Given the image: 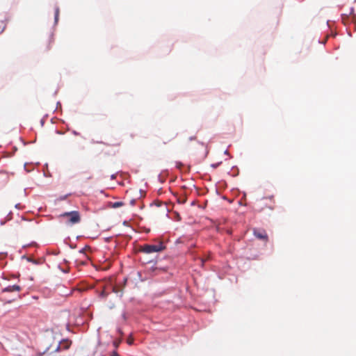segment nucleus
<instances>
[{
    "label": "nucleus",
    "mask_w": 356,
    "mask_h": 356,
    "mask_svg": "<svg viewBox=\"0 0 356 356\" xmlns=\"http://www.w3.org/2000/svg\"><path fill=\"white\" fill-rule=\"evenodd\" d=\"M21 291V287L19 285L8 286L3 289V292H13Z\"/></svg>",
    "instance_id": "20e7f679"
},
{
    "label": "nucleus",
    "mask_w": 356,
    "mask_h": 356,
    "mask_svg": "<svg viewBox=\"0 0 356 356\" xmlns=\"http://www.w3.org/2000/svg\"><path fill=\"white\" fill-rule=\"evenodd\" d=\"M111 356H120L116 352H113Z\"/></svg>",
    "instance_id": "2eb2a0df"
},
{
    "label": "nucleus",
    "mask_w": 356,
    "mask_h": 356,
    "mask_svg": "<svg viewBox=\"0 0 356 356\" xmlns=\"http://www.w3.org/2000/svg\"><path fill=\"white\" fill-rule=\"evenodd\" d=\"M108 293H109V291H107V289H106V288H104V289L102 290V293H101L100 296H101V297H102V298H106V297L108 295Z\"/></svg>",
    "instance_id": "0eeeda50"
},
{
    "label": "nucleus",
    "mask_w": 356,
    "mask_h": 356,
    "mask_svg": "<svg viewBox=\"0 0 356 356\" xmlns=\"http://www.w3.org/2000/svg\"><path fill=\"white\" fill-rule=\"evenodd\" d=\"M112 291L115 293H118L119 292H122L124 289V286H111Z\"/></svg>",
    "instance_id": "39448f33"
},
{
    "label": "nucleus",
    "mask_w": 356,
    "mask_h": 356,
    "mask_svg": "<svg viewBox=\"0 0 356 356\" xmlns=\"http://www.w3.org/2000/svg\"><path fill=\"white\" fill-rule=\"evenodd\" d=\"M206 259H200L201 264L203 266L204 263L205 262Z\"/></svg>",
    "instance_id": "4468645a"
},
{
    "label": "nucleus",
    "mask_w": 356,
    "mask_h": 356,
    "mask_svg": "<svg viewBox=\"0 0 356 356\" xmlns=\"http://www.w3.org/2000/svg\"><path fill=\"white\" fill-rule=\"evenodd\" d=\"M0 28L1 29V32L3 31L4 26H3V23L1 22H0Z\"/></svg>",
    "instance_id": "ddd939ff"
},
{
    "label": "nucleus",
    "mask_w": 356,
    "mask_h": 356,
    "mask_svg": "<svg viewBox=\"0 0 356 356\" xmlns=\"http://www.w3.org/2000/svg\"><path fill=\"white\" fill-rule=\"evenodd\" d=\"M127 342L129 344L131 345L134 343V339L132 338L131 334L129 336V337L127 339Z\"/></svg>",
    "instance_id": "9d476101"
},
{
    "label": "nucleus",
    "mask_w": 356,
    "mask_h": 356,
    "mask_svg": "<svg viewBox=\"0 0 356 356\" xmlns=\"http://www.w3.org/2000/svg\"><path fill=\"white\" fill-rule=\"evenodd\" d=\"M165 249V246L163 244L162 241H159V243L156 244H152V245H145L143 246L140 250L146 252V253H152V252H161Z\"/></svg>",
    "instance_id": "f03ea898"
},
{
    "label": "nucleus",
    "mask_w": 356,
    "mask_h": 356,
    "mask_svg": "<svg viewBox=\"0 0 356 356\" xmlns=\"http://www.w3.org/2000/svg\"><path fill=\"white\" fill-rule=\"evenodd\" d=\"M59 15V9L57 8L55 11V21L56 22L58 21Z\"/></svg>",
    "instance_id": "1a4fd4ad"
},
{
    "label": "nucleus",
    "mask_w": 356,
    "mask_h": 356,
    "mask_svg": "<svg viewBox=\"0 0 356 356\" xmlns=\"http://www.w3.org/2000/svg\"><path fill=\"white\" fill-rule=\"evenodd\" d=\"M130 202H131V204H133V203H134V200H131V201H130Z\"/></svg>",
    "instance_id": "a211bd4d"
},
{
    "label": "nucleus",
    "mask_w": 356,
    "mask_h": 356,
    "mask_svg": "<svg viewBox=\"0 0 356 356\" xmlns=\"http://www.w3.org/2000/svg\"><path fill=\"white\" fill-rule=\"evenodd\" d=\"M59 218H62L67 225H74L79 223L81 220L80 214L76 211L70 212H65L59 216Z\"/></svg>",
    "instance_id": "f257e3e1"
},
{
    "label": "nucleus",
    "mask_w": 356,
    "mask_h": 356,
    "mask_svg": "<svg viewBox=\"0 0 356 356\" xmlns=\"http://www.w3.org/2000/svg\"><path fill=\"white\" fill-rule=\"evenodd\" d=\"M140 197H143L145 194V191H143L142 190H140Z\"/></svg>",
    "instance_id": "f8f14e48"
},
{
    "label": "nucleus",
    "mask_w": 356,
    "mask_h": 356,
    "mask_svg": "<svg viewBox=\"0 0 356 356\" xmlns=\"http://www.w3.org/2000/svg\"><path fill=\"white\" fill-rule=\"evenodd\" d=\"M59 349H60V346H58V347L56 348V350L58 351Z\"/></svg>",
    "instance_id": "f3484780"
},
{
    "label": "nucleus",
    "mask_w": 356,
    "mask_h": 356,
    "mask_svg": "<svg viewBox=\"0 0 356 356\" xmlns=\"http://www.w3.org/2000/svg\"><path fill=\"white\" fill-rule=\"evenodd\" d=\"M64 343H65L64 346L65 349H68L72 343V342L68 340L65 341Z\"/></svg>",
    "instance_id": "6e6552de"
},
{
    "label": "nucleus",
    "mask_w": 356,
    "mask_h": 356,
    "mask_svg": "<svg viewBox=\"0 0 356 356\" xmlns=\"http://www.w3.org/2000/svg\"><path fill=\"white\" fill-rule=\"evenodd\" d=\"M127 278H124V284H126V282H127Z\"/></svg>",
    "instance_id": "dca6fc26"
},
{
    "label": "nucleus",
    "mask_w": 356,
    "mask_h": 356,
    "mask_svg": "<svg viewBox=\"0 0 356 356\" xmlns=\"http://www.w3.org/2000/svg\"><path fill=\"white\" fill-rule=\"evenodd\" d=\"M253 234L257 238L261 240L266 243L268 240L267 233L264 229L255 228L253 229Z\"/></svg>",
    "instance_id": "7ed1b4c3"
},
{
    "label": "nucleus",
    "mask_w": 356,
    "mask_h": 356,
    "mask_svg": "<svg viewBox=\"0 0 356 356\" xmlns=\"http://www.w3.org/2000/svg\"><path fill=\"white\" fill-rule=\"evenodd\" d=\"M92 143L93 144H99V145H106V144H105L104 143H103V142H98V141H94V140H92Z\"/></svg>",
    "instance_id": "9b49d317"
},
{
    "label": "nucleus",
    "mask_w": 356,
    "mask_h": 356,
    "mask_svg": "<svg viewBox=\"0 0 356 356\" xmlns=\"http://www.w3.org/2000/svg\"><path fill=\"white\" fill-rule=\"evenodd\" d=\"M123 204H124L123 202L121 201L109 203L110 207L111 208H114V209L122 207Z\"/></svg>",
    "instance_id": "423d86ee"
}]
</instances>
